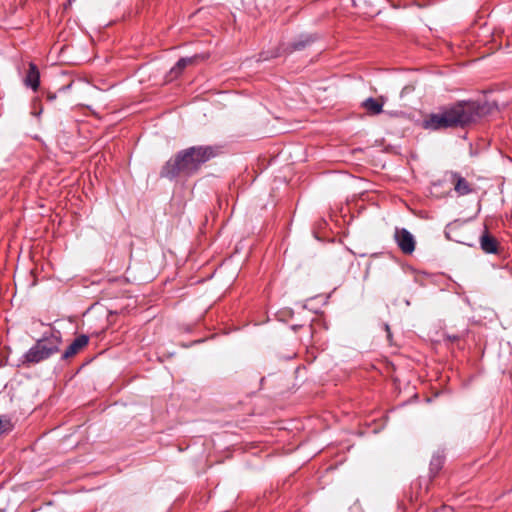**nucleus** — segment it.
I'll list each match as a JSON object with an SVG mask.
<instances>
[{
	"label": "nucleus",
	"mask_w": 512,
	"mask_h": 512,
	"mask_svg": "<svg viewBox=\"0 0 512 512\" xmlns=\"http://www.w3.org/2000/svg\"><path fill=\"white\" fill-rule=\"evenodd\" d=\"M61 343L59 330L52 329L44 332L42 337L22 356V364L30 366L49 359L59 352Z\"/></svg>",
	"instance_id": "nucleus-3"
},
{
	"label": "nucleus",
	"mask_w": 512,
	"mask_h": 512,
	"mask_svg": "<svg viewBox=\"0 0 512 512\" xmlns=\"http://www.w3.org/2000/svg\"><path fill=\"white\" fill-rule=\"evenodd\" d=\"M89 338L86 335L76 337L73 342L63 352L61 359L67 360L78 354L84 347L88 345Z\"/></svg>",
	"instance_id": "nucleus-6"
},
{
	"label": "nucleus",
	"mask_w": 512,
	"mask_h": 512,
	"mask_svg": "<svg viewBox=\"0 0 512 512\" xmlns=\"http://www.w3.org/2000/svg\"><path fill=\"white\" fill-rule=\"evenodd\" d=\"M481 249L488 254H497L499 243L497 239L492 236L486 229L479 239Z\"/></svg>",
	"instance_id": "nucleus-7"
},
{
	"label": "nucleus",
	"mask_w": 512,
	"mask_h": 512,
	"mask_svg": "<svg viewBox=\"0 0 512 512\" xmlns=\"http://www.w3.org/2000/svg\"><path fill=\"white\" fill-rule=\"evenodd\" d=\"M384 102L373 97H369L363 101L362 107L370 115H378L383 111Z\"/></svg>",
	"instance_id": "nucleus-9"
},
{
	"label": "nucleus",
	"mask_w": 512,
	"mask_h": 512,
	"mask_svg": "<svg viewBox=\"0 0 512 512\" xmlns=\"http://www.w3.org/2000/svg\"><path fill=\"white\" fill-rule=\"evenodd\" d=\"M24 84L27 87L33 89V91H37L40 85V73L38 67L34 63L29 64L28 72L24 78Z\"/></svg>",
	"instance_id": "nucleus-8"
},
{
	"label": "nucleus",
	"mask_w": 512,
	"mask_h": 512,
	"mask_svg": "<svg viewBox=\"0 0 512 512\" xmlns=\"http://www.w3.org/2000/svg\"><path fill=\"white\" fill-rule=\"evenodd\" d=\"M444 180L453 187V190L458 197L466 196L474 192L473 184L458 172H446Z\"/></svg>",
	"instance_id": "nucleus-4"
},
{
	"label": "nucleus",
	"mask_w": 512,
	"mask_h": 512,
	"mask_svg": "<svg viewBox=\"0 0 512 512\" xmlns=\"http://www.w3.org/2000/svg\"><path fill=\"white\" fill-rule=\"evenodd\" d=\"M482 116V106L475 101H460L438 113L428 115L423 121L427 130L465 127Z\"/></svg>",
	"instance_id": "nucleus-1"
},
{
	"label": "nucleus",
	"mask_w": 512,
	"mask_h": 512,
	"mask_svg": "<svg viewBox=\"0 0 512 512\" xmlns=\"http://www.w3.org/2000/svg\"><path fill=\"white\" fill-rule=\"evenodd\" d=\"M220 153L217 146H192L178 152L162 167L161 177L174 179L180 174L192 175L199 168Z\"/></svg>",
	"instance_id": "nucleus-2"
},
{
	"label": "nucleus",
	"mask_w": 512,
	"mask_h": 512,
	"mask_svg": "<svg viewBox=\"0 0 512 512\" xmlns=\"http://www.w3.org/2000/svg\"><path fill=\"white\" fill-rule=\"evenodd\" d=\"M444 465V456L440 454L433 455L430 462V472L436 475Z\"/></svg>",
	"instance_id": "nucleus-10"
},
{
	"label": "nucleus",
	"mask_w": 512,
	"mask_h": 512,
	"mask_svg": "<svg viewBox=\"0 0 512 512\" xmlns=\"http://www.w3.org/2000/svg\"><path fill=\"white\" fill-rule=\"evenodd\" d=\"M47 98H48V100L52 101V100H54L56 98V95L55 94H48Z\"/></svg>",
	"instance_id": "nucleus-15"
},
{
	"label": "nucleus",
	"mask_w": 512,
	"mask_h": 512,
	"mask_svg": "<svg viewBox=\"0 0 512 512\" xmlns=\"http://www.w3.org/2000/svg\"><path fill=\"white\" fill-rule=\"evenodd\" d=\"M385 329H386V331H387V336H388V338H390V336H391V332H390V327H389V325H388V324H386V325H385Z\"/></svg>",
	"instance_id": "nucleus-14"
},
{
	"label": "nucleus",
	"mask_w": 512,
	"mask_h": 512,
	"mask_svg": "<svg viewBox=\"0 0 512 512\" xmlns=\"http://www.w3.org/2000/svg\"><path fill=\"white\" fill-rule=\"evenodd\" d=\"M313 40L310 37H305V39H300L291 44V51H297L304 49L308 44H310Z\"/></svg>",
	"instance_id": "nucleus-12"
},
{
	"label": "nucleus",
	"mask_w": 512,
	"mask_h": 512,
	"mask_svg": "<svg viewBox=\"0 0 512 512\" xmlns=\"http://www.w3.org/2000/svg\"><path fill=\"white\" fill-rule=\"evenodd\" d=\"M394 239L404 254H412L414 252L416 242L413 235L406 228H396Z\"/></svg>",
	"instance_id": "nucleus-5"
},
{
	"label": "nucleus",
	"mask_w": 512,
	"mask_h": 512,
	"mask_svg": "<svg viewBox=\"0 0 512 512\" xmlns=\"http://www.w3.org/2000/svg\"><path fill=\"white\" fill-rule=\"evenodd\" d=\"M194 62V58H181L177 61L175 66L171 69V73L178 75L181 73L189 64Z\"/></svg>",
	"instance_id": "nucleus-11"
},
{
	"label": "nucleus",
	"mask_w": 512,
	"mask_h": 512,
	"mask_svg": "<svg viewBox=\"0 0 512 512\" xmlns=\"http://www.w3.org/2000/svg\"><path fill=\"white\" fill-rule=\"evenodd\" d=\"M11 428V421L8 418L0 417V435L9 431Z\"/></svg>",
	"instance_id": "nucleus-13"
}]
</instances>
